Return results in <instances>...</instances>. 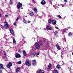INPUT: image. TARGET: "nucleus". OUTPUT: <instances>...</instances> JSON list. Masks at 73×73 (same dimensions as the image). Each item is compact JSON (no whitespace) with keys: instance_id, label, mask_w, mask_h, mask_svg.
I'll use <instances>...</instances> for the list:
<instances>
[{"instance_id":"1","label":"nucleus","mask_w":73,"mask_h":73,"mask_svg":"<svg viewBox=\"0 0 73 73\" xmlns=\"http://www.w3.org/2000/svg\"><path fill=\"white\" fill-rule=\"evenodd\" d=\"M43 44V43L42 42V41H40L39 42V43H35V48L36 49H40V45H41Z\"/></svg>"},{"instance_id":"2","label":"nucleus","mask_w":73,"mask_h":73,"mask_svg":"<svg viewBox=\"0 0 73 73\" xmlns=\"http://www.w3.org/2000/svg\"><path fill=\"white\" fill-rule=\"evenodd\" d=\"M46 28L47 30L50 31L52 30V26L50 25L46 26Z\"/></svg>"},{"instance_id":"3","label":"nucleus","mask_w":73,"mask_h":73,"mask_svg":"<svg viewBox=\"0 0 73 73\" xmlns=\"http://www.w3.org/2000/svg\"><path fill=\"white\" fill-rule=\"evenodd\" d=\"M31 56L32 57H34L35 56H36V53L35 52H32Z\"/></svg>"},{"instance_id":"4","label":"nucleus","mask_w":73,"mask_h":73,"mask_svg":"<svg viewBox=\"0 0 73 73\" xmlns=\"http://www.w3.org/2000/svg\"><path fill=\"white\" fill-rule=\"evenodd\" d=\"M22 7V4L20 2L19 3V5H17L18 9H19L20 8V7Z\"/></svg>"},{"instance_id":"5","label":"nucleus","mask_w":73,"mask_h":73,"mask_svg":"<svg viewBox=\"0 0 73 73\" xmlns=\"http://www.w3.org/2000/svg\"><path fill=\"white\" fill-rule=\"evenodd\" d=\"M5 29L8 28L9 27V25L7 22L5 23Z\"/></svg>"},{"instance_id":"6","label":"nucleus","mask_w":73,"mask_h":73,"mask_svg":"<svg viewBox=\"0 0 73 73\" xmlns=\"http://www.w3.org/2000/svg\"><path fill=\"white\" fill-rule=\"evenodd\" d=\"M15 57L16 58H20L21 55L17 53L15 54Z\"/></svg>"},{"instance_id":"7","label":"nucleus","mask_w":73,"mask_h":73,"mask_svg":"<svg viewBox=\"0 0 73 73\" xmlns=\"http://www.w3.org/2000/svg\"><path fill=\"white\" fill-rule=\"evenodd\" d=\"M32 64L33 66H35V65L36 64V60H33L32 61Z\"/></svg>"},{"instance_id":"8","label":"nucleus","mask_w":73,"mask_h":73,"mask_svg":"<svg viewBox=\"0 0 73 73\" xmlns=\"http://www.w3.org/2000/svg\"><path fill=\"white\" fill-rule=\"evenodd\" d=\"M12 63L10 62L7 65V66L8 68H11V66H12Z\"/></svg>"},{"instance_id":"9","label":"nucleus","mask_w":73,"mask_h":73,"mask_svg":"<svg viewBox=\"0 0 73 73\" xmlns=\"http://www.w3.org/2000/svg\"><path fill=\"white\" fill-rule=\"evenodd\" d=\"M29 15L30 16H33L34 15V13H33V12L32 11H31L30 12V13H29Z\"/></svg>"},{"instance_id":"10","label":"nucleus","mask_w":73,"mask_h":73,"mask_svg":"<svg viewBox=\"0 0 73 73\" xmlns=\"http://www.w3.org/2000/svg\"><path fill=\"white\" fill-rule=\"evenodd\" d=\"M52 23L53 25H56V21L55 20H53L52 21Z\"/></svg>"},{"instance_id":"11","label":"nucleus","mask_w":73,"mask_h":73,"mask_svg":"<svg viewBox=\"0 0 73 73\" xmlns=\"http://www.w3.org/2000/svg\"><path fill=\"white\" fill-rule=\"evenodd\" d=\"M45 3H46V2L44 0L42 1L41 2V4H42V5H45Z\"/></svg>"},{"instance_id":"12","label":"nucleus","mask_w":73,"mask_h":73,"mask_svg":"<svg viewBox=\"0 0 73 73\" xmlns=\"http://www.w3.org/2000/svg\"><path fill=\"white\" fill-rule=\"evenodd\" d=\"M10 31L12 35H13V29H10Z\"/></svg>"},{"instance_id":"13","label":"nucleus","mask_w":73,"mask_h":73,"mask_svg":"<svg viewBox=\"0 0 73 73\" xmlns=\"http://www.w3.org/2000/svg\"><path fill=\"white\" fill-rule=\"evenodd\" d=\"M29 60H26L25 63V64L26 65H28V64L29 63Z\"/></svg>"},{"instance_id":"14","label":"nucleus","mask_w":73,"mask_h":73,"mask_svg":"<svg viewBox=\"0 0 73 73\" xmlns=\"http://www.w3.org/2000/svg\"><path fill=\"white\" fill-rule=\"evenodd\" d=\"M42 70L41 69L40 70L38 73V70L36 71V73H44V72H42Z\"/></svg>"},{"instance_id":"15","label":"nucleus","mask_w":73,"mask_h":73,"mask_svg":"<svg viewBox=\"0 0 73 73\" xmlns=\"http://www.w3.org/2000/svg\"><path fill=\"white\" fill-rule=\"evenodd\" d=\"M60 5V4H55L54 6L53 7L54 8H56V7H58V6H59Z\"/></svg>"},{"instance_id":"16","label":"nucleus","mask_w":73,"mask_h":73,"mask_svg":"<svg viewBox=\"0 0 73 73\" xmlns=\"http://www.w3.org/2000/svg\"><path fill=\"white\" fill-rule=\"evenodd\" d=\"M23 55L24 56H27V54L26 53V52L24 50H23Z\"/></svg>"},{"instance_id":"17","label":"nucleus","mask_w":73,"mask_h":73,"mask_svg":"<svg viewBox=\"0 0 73 73\" xmlns=\"http://www.w3.org/2000/svg\"><path fill=\"white\" fill-rule=\"evenodd\" d=\"M0 68L1 69H3L4 66H3V65L2 64H0Z\"/></svg>"},{"instance_id":"18","label":"nucleus","mask_w":73,"mask_h":73,"mask_svg":"<svg viewBox=\"0 0 73 73\" xmlns=\"http://www.w3.org/2000/svg\"><path fill=\"white\" fill-rule=\"evenodd\" d=\"M20 67H18L17 68V70L16 71V72L17 73H18V72H19V70H20Z\"/></svg>"},{"instance_id":"19","label":"nucleus","mask_w":73,"mask_h":73,"mask_svg":"<svg viewBox=\"0 0 73 73\" xmlns=\"http://www.w3.org/2000/svg\"><path fill=\"white\" fill-rule=\"evenodd\" d=\"M49 47V44L48 43H47L46 45V48H48Z\"/></svg>"},{"instance_id":"20","label":"nucleus","mask_w":73,"mask_h":73,"mask_svg":"<svg viewBox=\"0 0 73 73\" xmlns=\"http://www.w3.org/2000/svg\"><path fill=\"white\" fill-rule=\"evenodd\" d=\"M56 48L58 49V50H60V49H61V48H60V47L59 45L56 46Z\"/></svg>"},{"instance_id":"21","label":"nucleus","mask_w":73,"mask_h":73,"mask_svg":"<svg viewBox=\"0 0 73 73\" xmlns=\"http://www.w3.org/2000/svg\"><path fill=\"white\" fill-rule=\"evenodd\" d=\"M56 68H58V69H60V68H61L60 66L59 65H58L56 66Z\"/></svg>"},{"instance_id":"22","label":"nucleus","mask_w":73,"mask_h":73,"mask_svg":"<svg viewBox=\"0 0 73 73\" xmlns=\"http://www.w3.org/2000/svg\"><path fill=\"white\" fill-rule=\"evenodd\" d=\"M53 73H58V72L57 70H54L52 72Z\"/></svg>"},{"instance_id":"23","label":"nucleus","mask_w":73,"mask_h":73,"mask_svg":"<svg viewBox=\"0 0 73 73\" xmlns=\"http://www.w3.org/2000/svg\"><path fill=\"white\" fill-rule=\"evenodd\" d=\"M51 67V65L50 64H49L48 67V69H49Z\"/></svg>"},{"instance_id":"24","label":"nucleus","mask_w":73,"mask_h":73,"mask_svg":"<svg viewBox=\"0 0 73 73\" xmlns=\"http://www.w3.org/2000/svg\"><path fill=\"white\" fill-rule=\"evenodd\" d=\"M54 33L55 35H56V36L57 35H58V32L56 31L54 32Z\"/></svg>"},{"instance_id":"25","label":"nucleus","mask_w":73,"mask_h":73,"mask_svg":"<svg viewBox=\"0 0 73 73\" xmlns=\"http://www.w3.org/2000/svg\"><path fill=\"white\" fill-rule=\"evenodd\" d=\"M3 56L4 57H5V56H6V53H5V52H4V54L3 55Z\"/></svg>"},{"instance_id":"26","label":"nucleus","mask_w":73,"mask_h":73,"mask_svg":"<svg viewBox=\"0 0 73 73\" xmlns=\"http://www.w3.org/2000/svg\"><path fill=\"white\" fill-rule=\"evenodd\" d=\"M13 43H15L16 42V40L15 38H13Z\"/></svg>"},{"instance_id":"27","label":"nucleus","mask_w":73,"mask_h":73,"mask_svg":"<svg viewBox=\"0 0 73 73\" xmlns=\"http://www.w3.org/2000/svg\"><path fill=\"white\" fill-rule=\"evenodd\" d=\"M17 64H19V65L21 64V61H19L17 62Z\"/></svg>"},{"instance_id":"28","label":"nucleus","mask_w":73,"mask_h":73,"mask_svg":"<svg viewBox=\"0 0 73 73\" xmlns=\"http://www.w3.org/2000/svg\"><path fill=\"white\" fill-rule=\"evenodd\" d=\"M34 11L35 12H36V11H37V8L35 7L34 9Z\"/></svg>"},{"instance_id":"29","label":"nucleus","mask_w":73,"mask_h":73,"mask_svg":"<svg viewBox=\"0 0 73 73\" xmlns=\"http://www.w3.org/2000/svg\"><path fill=\"white\" fill-rule=\"evenodd\" d=\"M23 22L24 23H25L26 24H27L28 22L26 20H23Z\"/></svg>"},{"instance_id":"30","label":"nucleus","mask_w":73,"mask_h":73,"mask_svg":"<svg viewBox=\"0 0 73 73\" xmlns=\"http://www.w3.org/2000/svg\"><path fill=\"white\" fill-rule=\"evenodd\" d=\"M52 21L50 19L48 20V22L49 23H52Z\"/></svg>"},{"instance_id":"31","label":"nucleus","mask_w":73,"mask_h":73,"mask_svg":"<svg viewBox=\"0 0 73 73\" xmlns=\"http://www.w3.org/2000/svg\"><path fill=\"white\" fill-rule=\"evenodd\" d=\"M72 35V33H70L68 34V36H71Z\"/></svg>"},{"instance_id":"32","label":"nucleus","mask_w":73,"mask_h":73,"mask_svg":"<svg viewBox=\"0 0 73 73\" xmlns=\"http://www.w3.org/2000/svg\"><path fill=\"white\" fill-rule=\"evenodd\" d=\"M9 4L10 5H11V4H12V1L11 0L10 1Z\"/></svg>"},{"instance_id":"33","label":"nucleus","mask_w":73,"mask_h":73,"mask_svg":"<svg viewBox=\"0 0 73 73\" xmlns=\"http://www.w3.org/2000/svg\"><path fill=\"white\" fill-rule=\"evenodd\" d=\"M29 66H31V62H29V63L28 64Z\"/></svg>"},{"instance_id":"34","label":"nucleus","mask_w":73,"mask_h":73,"mask_svg":"<svg viewBox=\"0 0 73 73\" xmlns=\"http://www.w3.org/2000/svg\"><path fill=\"white\" fill-rule=\"evenodd\" d=\"M39 54H40V53H39V52H37L36 54V57L37 56V55L38 56V55H39Z\"/></svg>"},{"instance_id":"35","label":"nucleus","mask_w":73,"mask_h":73,"mask_svg":"<svg viewBox=\"0 0 73 73\" xmlns=\"http://www.w3.org/2000/svg\"><path fill=\"white\" fill-rule=\"evenodd\" d=\"M57 17H59V18H60H60H61V16H60V15H57Z\"/></svg>"},{"instance_id":"36","label":"nucleus","mask_w":73,"mask_h":73,"mask_svg":"<svg viewBox=\"0 0 73 73\" xmlns=\"http://www.w3.org/2000/svg\"><path fill=\"white\" fill-rule=\"evenodd\" d=\"M14 25L15 26H16V22H14Z\"/></svg>"},{"instance_id":"37","label":"nucleus","mask_w":73,"mask_h":73,"mask_svg":"<svg viewBox=\"0 0 73 73\" xmlns=\"http://www.w3.org/2000/svg\"><path fill=\"white\" fill-rule=\"evenodd\" d=\"M19 18L18 17L17 19L16 20V21H17L18 20H19Z\"/></svg>"},{"instance_id":"38","label":"nucleus","mask_w":73,"mask_h":73,"mask_svg":"<svg viewBox=\"0 0 73 73\" xmlns=\"http://www.w3.org/2000/svg\"><path fill=\"white\" fill-rule=\"evenodd\" d=\"M55 28H56V29H59L58 28V27H55Z\"/></svg>"},{"instance_id":"39","label":"nucleus","mask_w":73,"mask_h":73,"mask_svg":"<svg viewBox=\"0 0 73 73\" xmlns=\"http://www.w3.org/2000/svg\"><path fill=\"white\" fill-rule=\"evenodd\" d=\"M18 52H19V53H21V50H19L18 51Z\"/></svg>"},{"instance_id":"40","label":"nucleus","mask_w":73,"mask_h":73,"mask_svg":"<svg viewBox=\"0 0 73 73\" xmlns=\"http://www.w3.org/2000/svg\"><path fill=\"white\" fill-rule=\"evenodd\" d=\"M60 5H62V7H64V5L61 4Z\"/></svg>"},{"instance_id":"41","label":"nucleus","mask_w":73,"mask_h":73,"mask_svg":"<svg viewBox=\"0 0 73 73\" xmlns=\"http://www.w3.org/2000/svg\"><path fill=\"white\" fill-rule=\"evenodd\" d=\"M64 1L65 2H68V1L66 0H64Z\"/></svg>"},{"instance_id":"42","label":"nucleus","mask_w":73,"mask_h":73,"mask_svg":"<svg viewBox=\"0 0 73 73\" xmlns=\"http://www.w3.org/2000/svg\"><path fill=\"white\" fill-rule=\"evenodd\" d=\"M63 39L64 40H65H65H66V38H63Z\"/></svg>"},{"instance_id":"43","label":"nucleus","mask_w":73,"mask_h":73,"mask_svg":"<svg viewBox=\"0 0 73 73\" xmlns=\"http://www.w3.org/2000/svg\"><path fill=\"white\" fill-rule=\"evenodd\" d=\"M28 23H31V21H29Z\"/></svg>"},{"instance_id":"44","label":"nucleus","mask_w":73,"mask_h":73,"mask_svg":"<svg viewBox=\"0 0 73 73\" xmlns=\"http://www.w3.org/2000/svg\"><path fill=\"white\" fill-rule=\"evenodd\" d=\"M5 16L6 17H7V18L8 17V15H5Z\"/></svg>"},{"instance_id":"45","label":"nucleus","mask_w":73,"mask_h":73,"mask_svg":"<svg viewBox=\"0 0 73 73\" xmlns=\"http://www.w3.org/2000/svg\"><path fill=\"white\" fill-rule=\"evenodd\" d=\"M63 33H65V31H63Z\"/></svg>"},{"instance_id":"46","label":"nucleus","mask_w":73,"mask_h":73,"mask_svg":"<svg viewBox=\"0 0 73 73\" xmlns=\"http://www.w3.org/2000/svg\"><path fill=\"white\" fill-rule=\"evenodd\" d=\"M66 3H67V2H65V3H64V4H65V5L66 4Z\"/></svg>"},{"instance_id":"47","label":"nucleus","mask_w":73,"mask_h":73,"mask_svg":"<svg viewBox=\"0 0 73 73\" xmlns=\"http://www.w3.org/2000/svg\"><path fill=\"white\" fill-rule=\"evenodd\" d=\"M33 1L34 3H35V1L34 0H33Z\"/></svg>"},{"instance_id":"48","label":"nucleus","mask_w":73,"mask_h":73,"mask_svg":"<svg viewBox=\"0 0 73 73\" xmlns=\"http://www.w3.org/2000/svg\"><path fill=\"white\" fill-rule=\"evenodd\" d=\"M1 14H0V17H1Z\"/></svg>"},{"instance_id":"49","label":"nucleus","mask_w":73,"mask_h":73,"mask_svg":"<svg viewBox=\"0 0 73 73\" xmlns=\"http://www.w3.org/2000/svg\"><path fill=\"white\" fill-rule=\"evenodd\" d=\"M72 55H73V52L72 53Z\"/></svg>"},{"instance_id":"50","label":"nucleus","mask_w":73,"mask_h":73,"mask_svg":"<svg viewBox=\"0 0 73 73\" xmlns=\"http://www.w3.org/2000/svg\"><path fill=\"white\" fill-rule=\"evenodd\" d=\"M68 28H69H69H70V27H69Z\"/></svg>"},{"instance_id":"51","label":"nucleus","mask_w":73,"mask_h":73,"mask_svg":"<svg viewBox=\"0 0 73 73\" xmlns=\"http://www.w3.org/2000/svg\"><path fill=\"white\" fill-rule=\"evenodd\" d=\"M49 17H50V16H49Z\"/></svg>"},{"instance_id":"52","label":"nucleus","mask_w":73,"mask_h":73,"mask_svg":"<svg viewBox=\"0 0 73 73\" xmlns=\"http://www.w3.org/2000/svg\"><path fill=\"white\" fill-rule=\"evenodd\" d=\"M55 9H56V8H55Z\"/></svg>"}]
</instances>
